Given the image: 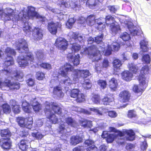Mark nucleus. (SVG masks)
Here are the masks:
<instances>
[{
	"instance_id": "f257e3e1",
	"label": "nucleus",
	"mask_w": 151,
	"mask_h": 151,
	"mask_svg": "<svg viewBox=\"0 0 151 151\" xmlns=\"http://www.w3.org/2000/svg\"><path fill=\"white\" fill-rule=\"evenodd\" d=\"M7 13L4 14V19L5 20H11L13 22H17L21 21L25 23L29 19H33L35 17L36 19H41L42 22L44 21V17L40 15L35 11V7L32 6L27 7V13H23L22 14L20 12L19 14H15L14 11L11 8H8Z\"/></svg>"
},
{
	"instance_id": "f03ea898",
	"label": "nucleus",
	"mask_w": 151,
	"mask_h": 151,
	"mask_svg": "<svg viewBox=\"0 0 151 151\" xmlns=\"http://www.w3.org/2000/svg\"><path fill=\"white\" fill-rule=\"evenodd\" d=\"M52 110L55 113L60 115L62 113L61 109L54 102L45 104L44 112L47 116L46 118L51 123L55 124L58 122V119L54 113L52 112Z\"/></svg>"
},
{
	"instance_id": "7ed1b4c3",
	"label": "nucleus",
	"mask_w": 151,
	"mask_h": 151,
	"mask_svg": "<svg viewBox=\"0 0 151 151\" xmlns=\"http://www.w3.org/2000/svg\"><path fill=\"white\" fill-rule=\"evenodd\" d=\"M103 51L99 50L96 45L92 44L85 47L83 53L89 58L93 59V62H97L101 59V54Z\"/></svg>"
},
{
	"instance_id": "20e7f679",
	"label": "nucleus",
	"mask_w": 151,
	"mask_h": 151,
	"mask_svg": "<svg viewBox=\"0 0 151 151\" xmlns=\"http://www.w3.org/2000/svg\"><path fill=\"white\" fill-rule=\"evenodd\" d=\"M35 58L34 55L32 52H28L25 55H19L17 58V61L19 66L24 68L34 62Z\"/></svg>"
},
{
	"instance_id": "39448f33",
	"label": "nucleus",
	"mask_w": 151,
	"mask_h": 151,
	"mask_svg": "<svg viewBox=\"0 0 151 151\" xmlns=\"http://www.w3.org/2000/svg\"><path fill=\"white\" fill-rule=\"evenodd\" d=\"M16 122L20 127L29 129L32 128L33 122L32 118L31 117L26 118L20 116L16 118Z\"/></svg>"
},
{
	"instance_id": "423d86ee",
	"label": "nucleus",
	"mask_w": 151,
	"mask_h": 151,
	"mask_svg": "<svg viewBox=\"0 0 151 151\" xmlns=\"http://www.w3.org/2000/svg\"><path fill=\"white\" fill-rule=\"evenodd\" d=\"M139 82V85H134L132 88V91L136 94H139L138 96H141L145 91L147 86L146 81H138Z\"/></svg>"
},
{
	"instance_id": "0eeeda50",
	"label": "nucleus",
	"mask_w": 151,
	"mask_h": 151,
	"mask_svg": "<svg viewBox=\"0 0 151 151\" xmlns=\"http://www.w3.org/2000/svg\"><path fill=\"white\" fill-rule=\"evenodd\" d=\"M131 93L128 90H124L119 94V98L120 101L123 103L128 102L131 99Z\"/></svg>"
},
{
	"instance_id": "6e6552de",
	"label": "nucleus",
	"mask_w": 151,
	"mask_h": 151,
	"mask_svg": "<svg viewBox=\"0 0 151 151\" xmlns=\"http://www.w3.org/2000/svg\"><path fill=\"white\" fill-rule=\"evenodd\" d=\"M58 49L65 51L66 49V40L64 38L58 37L54 44Z\"/></svg>"
},
{
	"instance_id": "1a4fd4ad",
	"label": "nucleus",
	"mask_w": 151,
	"mask_h": 151,
	"mask_svg": "<svg viewBox=\"0 0 151 151\" xmlns=\"http://www.w3.org/2000/svg\"><path fill=\"white\" fill-rule=\"evenodd\" d=\"M43 30L41 28L35 27L32 30V36L35 41L42 39L43 37Z\"/></svg>"
},
{
	"instance_id": "9d476101",
	"label": "nucleus",
	"mask_w": 151,
	"mask_h": 151,
	"mask_svg": "<svg viewBox=\"0 0 151 151\" xmlns=\"http://www.w3.org/2000/svg\"><path fill=\"white\" fill-rule=\"evenodd\" d=\"M150 67L148 65L143 66L140 70V73L138 78V81H145L146 79L145 76L149 73Z\"/></svg>"
},
{
	"instance_id": "9b49d317",
	"label": "nucleus",
	"mask_w": 151,
	"mask_h": 151,
	"mask_svg": "<svg viewBox=\"0 0 151 151\" xmlns=\"http://www.w3.org/2000/svg\"><path fill=\"white\" fill-rule=\"evenodd\" d=\"M74 75L77 78H85L90 75V73L87 70L75 69L73 70Z\"/></svg>"
},
{
	"instance_id": "f8f14e48",
	"label": "nucleus",
	"mask_w": 151,
	"mask_h": 151,
	"mask_svg": "<svg viewBox=\"0 0 151 151\" xmlns=\"http://www.w3.org/2000/svg\"><path fill=\"white\" fill-rule=\"evenodd\" d=\"M17 49L20 53H22L25 51L28 50V45L26 41L24 40H21L19 41L16 45Z\"/></svg>"
},
{
	"instance_id": "ddd939ff",
	"label": "nucleus",
	"mask_w": 151,
	"mask_h": 151,
	"mask_svg": "<svg viewBox=\"0 0 151 151\" xmlns=\"http://www.w3.org/2000/svg\"><path fill=\"white\" fill-rule=\"evenodd\" d=\"M68 61L72 63L74 66H77L80 63V56L79 54L74 55L71 53H69L67 56Z\"/></svg>"
},
{
	"instance_id": "4468645a",
	"label": "nucleus",
	"mask_w": 151,
	"mask_h": 151,
	"mask_svg": "<svg viewBox=\"0 0 151 151\" xmlns=\"http://www.w3.org/2000/svg\"><path fill=\"white\" fill-rule=\"evenodd\" d=\"M104 18L100 17L96 19L95 22V28L100 31H103L105 29L106 24L104 22Z\"/></svg>"
},
{
	"instance_id": "2eb2a0df",
	"label": "nucleus",
	"mask_w": 151,
	"mask_h": 151,
	"mask_svg": "<svg viewBox=\"0 0 151 151\" xmlns=\"http://www.w3.org/2000/svg\"><path fill=\"white\" fill-rule=\"evenodd\" d=\"M108 27H109L110 31L112 34L115 35L121 30L120 25L116 21L112 22Z\"/></svg>"
},
{
	"instance_id": "dca6fc26",
	"label": "nucleus",
	"mask_w": 151,
	"mask_h": 151,
	"mask_svg": "<svg viewBox=\"0 0 151 151\" xmlns=\"http://www.w3.org/2000/svg\"><path fill=\"white\" fill-rule=\"evenodd\" d=\"M31 141V139L29 138V139H24L20 140L18 143V145L19 149L22 151H25L28 148V145H27V143Z\"/></svg>"
},
{
	"instance_id": "f3484780",
	"label": "nucleus",
	"mask_w": 151,
	"mask_h": 151,
	"mask_svg": "<svg viewBox=\"0 0 151 151\" xmlns=\"http://www.w3.org/2000/svg\"><path fill=\"white\" fill-rule=\"evenodd\" d=\"M121 77L123 80L128 82L132 80L134 76L133 73L128 70H124L121 74Z\"/></svg>"
},
{
	"instance_id": "a211bd4d",
	"label": "nucleus",
	"mask_w": 151,
	"mask_h": 151,
	"mask_svg": "<svg viewBox=\"0 0 151 151\" xmlns=\"http://www.w3.org/2000/svg\"><path fill=\"white\" fill-rule=\"evenodd\" d=\"M124 133L127 140L132 141L135 139V133L132 129H125L124 130Z\"/></svg>"
},
{
	"instance_id": "6ab92c4d",
	"label": "nucleus",
	"mask_w": 151,
	"mask_h": 151,
	"mask_svg": "<svg viewBox=\"0 0 151 151\" xmlns=\"http://www.w3.org/2000/svg\"><path fill=\"white\" fill-rule=\"evenodd\" d=\"M118 83L117 80L114 78H111L109 82V87L111 91H116L118 88Z\"/></svg>"
},
{
	"instance_id": "aec40b11",
	"label": "nucleus",
	"mask_w": 151,
	"mask_h": 151,
	"mask_svg": "<svg viewBox=\"0 0 151 151\" xmlns=\"http://www.w3.org/2000/svg\"><path fill=\"white\" fill-rule=\"evenodd\" d=\"M5 83L6 86L11 90H17L20 88V84L18 82H12L10 80H8L5 82Z\"/></svg>"
},
{
	"instance_id": "412c9836",
	"label": "nucleus",
	"mask_w": 151,
	"mask_h": 151,
	"mask_svg": "<svg viewBox=\"0 0 151 151\" xmlns=\"http://www.w3.org/2000/svg\"><path fill=\"white\" fill-rule=\"evenodd\" d=\"M58 26V24L51 22L48 23L47 29L52 34L55 35L57 32Z\"/></svg>"
},
{
	"instance_id": "4be33fe9",
	"label": "nucleus",
	"mask_w": 151,
	"mask_h": 151,
	"mask_svg": "<svg viewBox=\"0 0 151 151\" xmlns=\"http://www.w3.org/2000/svg\"><path fill=\"white\" fill-rule=\"evenodd\" d=\"M14 64V60L13 57L11 56H6L4 59L3 66L4 68H7L9 66L13 65Z\"/></svg>"
},
{
	"instance_id": "5701e85b",
	"label": "nucleus",
	"mask_w": 151,
	"mask_h": 151,
	"mask_svg": "<svg viewBox=\"0 0 151 151\" xmlns=\"http://www.w3.org/2000/svg\"><path fill=\"white\" fill-rule=\"evenodd\" d=\"M102 137L105 138L108 143H111L114 141L115 137L114 134H108L107 132L104 131L103 132L102 135Z\"/></svg>"
},
{
	"instance_id": "b1692460",
	"label": "nucleus",
	"mask_w": 151,
	"mask_h": 151,
	"mask_svg": "<svg viewBox=\"0 0 151 151\" xmlns=\"http://www.w3.org/2000/svg\"><path fill=\"white\" fill-rule=\"evenodd\" d=\"M127 68L130 72L133 74H137L139 70V67L136 64L133 63H129L127 65Z\"/></svg>"
},
{
	"instance_id": "393cba45",
	"label": "nucleus",
	"mask_w": 151,
	"mask_h": 151,
	"mask_svg": "<svg viewBox=\"0 0 151 151\" xmlns=\"http://www.w3.org/2000/svg\"><path fill=\"white\" fill-rule=\"evenodd\" d=\"M62 88L60 86H56L53 88L52 92L53 94L59 97H62L64 94L62 92Z\"/></svg>"
},
{
	"instance_id": "a878e982",
	"label": "nucleus",
	"mask_w": 151,
	"mask_h": 151,
	"mask_svg": "<svg viewBox=\"0 0 151 151\" xmlns=\"http://www.w3.org/2000/svg\"><path fill=\"white\" fill-rule=\"evenodd\" d=\"M82 138L78 135L72 136L70 138V143L73 145H76L81 142Z\"/></svg>"
},
{
	"instance_id": "bb28decb",
	"label": "nucleus",
	"mask_w": 151,
	"mask_h": 151,
	"mask_svg": "<svg viewBox=\"0 0 151 151\" xmlns=\"http://www.w3.org/2000/svg\"><path fill=\"white\" fill-rule=\"evenodd\" d=\"M148 42L145 40H143L140 42V48L142 49L141 51L143 53L147 52L149 49H151V48H149L147 45Z\"/></svg>"
},
{
	"instance_id": "cd10ccee",
	"label": "nucleus",
	"mask_w": 151,
	"mask_h": 151,
	"mask_svg": "<svg viewBox=\"0 0 151 151\" xmlns=\"http://www.w3.org/2000/svg\"><path fill=\"white\" fill-rule=\"evenodd\" d=\"M99 0H87L86 2V6L91 9H93L99 3Z\"/></svg>"
},
{
	"instance_id": "c85d7f7f",
	"label": "nucleus",
	"mask_w": 151,
	"mask_h": 151,
	"mask_svg": "<svg viewBox=\"0 0 151 151\" xmlns=\"http://www.w3.org/2000/svg\"><path fill=\"white\" fill-rule=\"evenodd\" d=\"M80 124L84 128H91L92 126L91 121L85 119L80 121Z\"/></svg>"
},
{
	"instance_id": "c756f323",
	"label": "nucleus",
	"mask_w": 151,
	"mask_h": 151,
	"mask_svg": "<svg viewBox=\"0 0 151 151\" xmlns=\"http://www.w3.org/2000/svg\"><path fill=\"white\" fill-rule=\"evenodd\" d=\"M105 23L107 26H109L111 24V22H116L115 18L111 15H108L105 16Z\"/></svg>"
},
{
	"instance_id": "7c9ffc66",
	"label": "nucleus",
	"mask_w": 151,
	"mask_h": 151,
	"mask_svg": "<svg viewBox=\"0 0 151 151\" xmlns=\"http://www.w3.org/2000/svg\"><path fill=\"white\" fill-rule=\"evenodd\" d=\"M114 68L115 70H119L120 67L122 65V63L121 61L118 59H115L112 62Z\"/></svg>"
},
{
	"instance_id": "2f4dec72",
	"label": "nucleus",
	"mask_w": 151,
	"mask_h": 151,
	"mask_svg": "<svg viewBox=\"0 0 151 151\" xmlns=\"http://www.w3.org/2000/svg\"><path fill=\"white\" fill-rule=\"evenodd\" d=\"M13 74L14 77L18 81L22 79L23 76V72L20 70H14Z\"/></svg>"
},
{
	"instance_id": "473e14b6",
	"label": "nucleus",
	"mask_w": 151,
	"mask_h": 151,
	"mask_svg": "<svg viewBox=\"0 0 151 151\" xmlns=\"http://www.w3.org/2000/svg\"><path fill=\"white\" fill-rule=\"evenodd\" d=\"M4 53L6 55V56H15L16 54V52L14 49L8 47L6 48L4 51Z\"/></svg>"
},
{
	"instance_id": "72a5a7b5",
	"label": "nucleus",
	"mask_w": 151,
	"mask_h": 151,
	"mask_svg": "<svg viewBox=\"0 0 151 151\" xmlns=\"http://www.w3.org/2000/svg\"><path fill=\"white\" fill-rule=\"evenodd\" d=\"M86 100V95L83 93H79L77 97L76 98L75 100L77 103H81Z\"/></svg>"
},
{
	"instance_id": "f704fd0d",
	"label": "nucleus",
	"mask_w": 151,
	"mask_h": 151,
	"mask_svg": "<svg viewBox=\"0 0 151 151\" xmlns=\"http://www.w3.org/2000/svg\"><path fill=\"white\" fill-rule=\"evenodd\" d=\"M3 111L6 114H9L11 112V109L9 105L6 103L3 104L2 106Z\"/></svg>"
},
{
	"instance_id": "c9c22d12",
	"label": "nucleus",
	"mask_w": 151,
	"mask_h": 151,
	"mask_svg": "<svg viewBox=\"0 0 151 151\" xmlns=\"http://www.w3.org/2000/svg\"><path fill=\"white\" fill-rule=\"evenodd\" d=\"M1 147L4 150H8L12 146V142L9 141L4 142L1 145Z\"/></svg>"
},
{
	"instance_id": "e433bc0d",
	"label": "nucleus",
	"mask_w": 151,
	"mask_h": 151,
	"mask_svg": "<svg viewBox=\"0 0 151 151\" xmlns=\"http://www.w3.org/2000/svg\"><path fill=\"white\" fill-rule=\"evenodd\" d=\"M80 92L78 89H73L70 90V95L71 98L76 99Z\"/></svg>"
},
{
	"instance_id": "4c0bfd02",
	"label": "nucleus",
	"mask_w": 151,
	"mask_h": 151,
	"mask_svg": "<svg viewBox=\"0 0 151 151\" xmlns=\"http://www.w3.org/2000/svg\"><path fill=\"white\" fill-rule=\"evenodd\" d=\"M95 19L93 15L91 14L88 16L86 19V22L90 26H92L94 24Z\"/></svg>"
},
{
	"instance_id": "58836bf2",
	"label": "nucleus",
	"mask_w": 151,
	"mask_h": 151,
	"mask_svg": "<svg viewBox=\"0 0 151 151\" xmlns=\"http://www.w3.org/2000/svg\"><path fill=\"white\" fill-rule=\"evenodd\" d=\"M24 104L22 105V108L23 111L26 113H30L32 112V108L29 104L27 103L26 106L24 105Z\"/></svg>"
},
{
	"instance_id": "ea45409f",
	"label": "nucleus",
	"mask_w": 151,
	"mask_h": 151,
	"mask_svg": "<svg viewBox=\"0 0 151 151\" xmlns=\"http://www.w3.org/2000/svg\"><path fill=\"white\" fill-rule=\"evenodd\" d=\"M35 77L38 80H42L45 78V74L42 71H38L36 73Z\"/></svg>"
},
{
	"instance_id": "a19ab883",
	"label": "nucleus",
	"mask_w": 151,
	"mask_h": 151,
	"mask_svg": "<svg viewBox=\"0 0 151 151\" xmlns=\"http://www.w3.org/2000/svg\"><path fill=\"white\" fill-rule=\"evenodd\" d=\"M11 133L8 129L2 130L1 132V135L2 137H9L11 136Z\"/></svg>"
},
{
	"instance_id": "79ce46f5",
	"label": "nucleus",
	"mask_w": 151,
	"mask_h": 151,
	"mask_svg": "<svg viewBox=\"0 0 151 151\" xmlns=\"http://www.w3.org/2000/svg\"><path fill=\"white\" fill-rule=\"evenodd\" d=\"M141 60L145 63H150L151 61V59L149 54H146L143 55L141 58Z\"/></svg>"
},
{
	"instance_id": "37998d69",
	"label": "nucleus",
	"mask_w": 151,
	"mask_h": 151,
	"mask_svg": "<svg viewBox=\"0 0 151 151\" xmlns=\"http://www.w3.org/2000/svg\"><path fill=\"white\" fill-rule=\"evenodd\" d=\"M84 144L86 147H91L95 145L94 142L89 139L85 140Z\"/></svg>"
},
{
	"instance_id": "c03bdc74",
	"label": "nucleus",
	"mask_w": 151,
	"mask_h": 151,
	"mask_svg": "<svg viewBox=\"0 0 151 151\" xmlns=\"http://www.w3.org/2000/svg\"><path fill=\"white\" fill-rule=\"evenodd\" d=\"M67 124L68 125L74 127L76 126L77 123L71 117H68L67 118Z\"/></svg>"
},
{
	"instance_id": "a18cd8bd",
	"label": "nucleus",
	"mask_w": 151,
	"mask_h": 151,
	"mask_svg": "<svg viewBox=\"0 0 151 151\" xmlns=\"http://www.w3.org/2000/svg\"><path fill=\"white\" fill-rule=\"evenodd\" d=\"M97 83L101 88L104 89L106 88L107 83L106 80L99 79L97 81Z\"/></svg>"
},
{
	"instance_id": "49530a36",
	"label": "nucleus",
	"mask_w": 151,
	"mask_h": 151,
	"mask_svg": "<svg viewBox=\"0 0 151 151\" xmlns=\"http://www.w3.org/2000/svg\"><path fill=\"white\" fill-rule=\"evenodd\" d=\"M73 39L75 40L81 42L83 40V37L79 35L78 32H73L72 35Z\"/></svg>"
},
{
	"instance_id": "de8ad7c7",
	"label": "nucleus",
	"mask_w": 151,
	"mask_h": 151,
	"mask_svg": "<svg viewBox=\"0 0 151 151\" xmlns=\"http://www.w3.org/2000/svg\"><path fill=\"white\" fill-rule=\"evenodd\" d=\"M104 37V34H101L100 35L97 36L95 37V42L97 44H101Z\"/></svg>"
},
{
	"instance_id": "09e8293b",
	"label": "nucleus",
	"mask_w": 151,
	"mask_h": 151,
	"mask_svg": "<svg viewBox=\"0 0 151 151\" xmlns=\"http://www.w3.org/2000/svg\"><path fill=\"white\" fill-rule=\"evenodd\" d=\"M120 37L125 41H128L131 39L130 35L126 32H123L122 34Z\"/></svg>"
},
{
	"instance_id": "8fccbe9b",
	"label": "nucleus",
	"mask_w": 151,
	"mask_h": 151,
	"mask_svg": "<svg viewBox=\"0 0 151 151\" xmlns=\"http://www.w3.org/2000/svg\"><path fill=\"white\" fill-rule=\"evenodd\" d=\"M112 101V100L111 98L107 96L104 97L102 100V102L104 105H109Z\"/></svg>"
},
{
	"instance_id": "3c124183",
	"label": "nucleus",
	"mask_w": 151,
	"mask_h": 151,
	"mask_svg": "<svg viewBox=\"0 0 151 151\" xmlns=\"http://www.w3.org/2000/svg\"><path fill=\"white\" fill-rule=\"evenodd\" d=\"M91 100L95 103H99L100 101V98L99 95L98 94H94L92 96Z\"/></svg>"
},
{
	"instance_id": "603ef678",
	"label": "nucleus",
	"mask_w": 151,
	"mask_h": 151,
	"mask_svg": "<svg viewBox=\"0 0 151 151\" xmlns=\"http://www.w3.org/2000/svg\"><path fill=\"white\" fill-rule=\"evenodd\" d=\"M127 116L129 118H135L137 116L135 111L134 109L129 110L127 114Z\"/></svg>"
},
{
	"instance_id": "864d4df0",
	"label": "nucleus",
	"mask_w": 151,
	"mask_h": 151,
	"mask_svg": "<svg viewBox=\"0 0 151 151\" xmlns=\"http://www.w3.org/2000/svg\"><path fill=\"white\" fill-rule=\"evenodd\" d=\"M40 67L44 69L49 70L51 69V66L50 64L48 63H42L40 65Z\"/></svg>"
},
{
	"instance_id": "5fc2aeb1",
	"label": "nucleus",
	"mask_w": 151,
	"mask_h": 151,
	"mask_svg": "<svg viewBox=\"0 0 151 151\" xmlns=\"http://www.w3.org/2000/svg\"><path fill=\"white\" fill-rule=\"evenodd\" d=\"M134 147V145L131 143H127L125 146V149L127 151H133Z\"/></svg>"
},
{
	"instance_id": "6e6d98bb",
	"label": "nucleus",
	"mask_w": 151,
	"mask_h": 151,
	"mask_svg": "<svg viewBox=\"0 0 151 151\" xmlns=\"http://www.w3.org/2000/svg\"><path fill=\"white\" fill-rule=\"evenodd\" d=\"M82 86L85 90H87L90 89L91 87V85L89 82H84L82 84Z\"/></svg>"
},
{
	"instance_id": "4d7b16f0",
	"label": "nucleus",
	"mask_w": 151,
	"mask_h": 151,
	"mask_svg": "<svg viewBox=\"0 0 151 151\" xmlns=\"http://www.w3.org/2000/svg\"><path fill=\"white\" fill-rule=\"evenodd\" d=\"M81 48V45H79L73 44L71 47V49L74 52H76L80 50Z\"/></svg>"
},
{
	"instance_id": "13d9d810",
	"label": "nucleus",
	"mask_w": 151,
	"mask_h": 151,
	"mask_svg": "<svg viewBox=\"0 0 151 151\" xmlns=\"http://www.w3.org/2000/svg\"><path fill=\"white\" fill-rule=\"evenodd\" d=\"M109 66V62L107 59H104L102 63V68H107Z\"/></svg>"
},
{
	"instance_id": "bf43d9fd",
	"label": "nucleus",
	"mask_w": 151,
	"mask_h": 151,
	"mask_svg": "<svg viewBox=\"0 0 151 151\" xmlns=\"http://www.w3.org/2000/svg\"><path fill=\"white\" fill-rule=\"evenodd\" d=\"M20 136L22 137L23 138L27 137L28 136L29 138V137H31L28 132L25 130H23L21 132Z\"/></svg>"
},
{
	"instance_id": "052dcab7",
	"label": "nucleus",
	"mask_w": 151,
	"mask_h": 151,
	"mask_svg": "<svg viewBox=\"0 0 151 151\" xmlns=\"http://www.w3.org/2000/svg\"><path fill=\"white\" fill-rule=\"evenodd\" d=\"M107 49L105 52V55L108 56L111 54L112 51V47L111 45H108L107 46Z\"/></svg>"
},
{
	"instance_id": "680f3d73",
	"label": "nucleus",
	"mask_w": 151,
	"mask_h": 151,
	"mask_svg": "<svg viewBox=\"0 0 151 151\" xmlns=\"http://www.w3.org/2000/svg\"><path fill=\"white\" fill-rule=\"evenodd\" d=\"M33 108L35 112H38L41 109V105L37 101V104L33 106Z\"/></svg>"
},
{
	"instance_id": "e2e57ef3",
	"label": "nucleus",
	"mask_w": 151,
	"mask_h": 151,
	"mask_svg": "<svg viewBox=\"0 0 151 151\" xmlns=\"http://www.w3.org/2000/svg\"><path fill=\"white\" fill-rule=\"evenodd\" d=\"M13 111L15 114H18L20 111V107L18 104L12 108Z\"/></svg>"
},
{
	"instance_id": "0e129e2a",
	"label": "nucleus",
	"mask_w": 151,
	"mask_h": 151,
	"mask_svg": "<svg viewBox=\"0 0 151 151\" xmlns=\"http://www.w3.org/2000/svg\"><path fill=\"white\" fill-rule=\"evenodd\" d=\"M108 115L111 118L116 117L117 116V113L114 111H110L107 112Z\"/></svg>"
},
{
	"instance_id": "69168bd1",
	"label": "nucleus",
	"mask_w": 151,
	"mask_h": 151,
	"mask_svg": "<svg viewBox=\"0 0 151 151\" xmlns=\"http://www.w3.org/2000/svg\"><path fill=\"white\" fill-rule=\"evenodd\" d=\"M31 29V27L29 25L28 23H27L26 24H25L24 26L23 27V30L26 33H27L30 32Z\"/></svg>"
},
{
	"instance_id": "338daca9",
	"label": "nucleus",
	"mask_w": 151,
	"mask_h": 151,
	"mask_svg": "<svg viewBox=\"0 0 151 151\" xmlns=\"http://www.w3.org/2000/svg\"><path fill=\"white\" fill-rule=\"evenodd\" d=\"M27 83L29 86L31 87L35 84L34 80L31 78H29L27 80Z\"/></svg>"
},
{
	"instance_id": "774afa93",
	"label": "nucleus",
	"mask_w": 151,
	"mask_h": 151,
	"mask_svg": "<svg viewBox=\"0 0 151 151\" xmlns=\"http://www.w3.org/2000/svg\"><path fill=\"white\" fill-rule=\"evenodd\" d=\"M147 144L146 140H144L142 142V144L140 146V147L142 150H145L147 147Z\"/></svg>"
}]
</instances>
